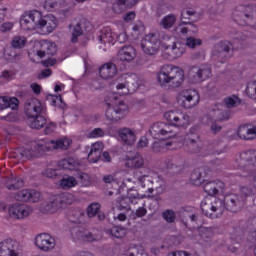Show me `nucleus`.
Instances as JSON below:
<instances>
[{
	"instance_id": "nucleus-1",
	"label": "nucleus",
	"mask_w": 256,
	"mask_h": 256,
	"mask_svg": "<svg viewBox=\"0 0 256 256\" xmlns=\"http://www.w3.org/2000/svg\"><path fill=\"white\" fill-rule=\"evenodd\" d=\"M164 119L166 122L154 123L150 129L149 134L153 139H159V137H174L175 127L181 129V127H187L189 125V115L183 113L181 110H170L164 113Z\"/></svg>"
},
{
	"instance_id": "nucleus-2",
	"label": "nucleus",
	"mask_w": 256,
	"mask_h": 256,
	"mask_svg": "<svg viewBox=\"0 0 256 256\" xmlns=\"http://www.w3.org/2000/svg\"><path fill=\"white\" fill-rule=\"evenodd\" d=\"M20 25L24 31H35L38 27L46 33H53V30L57 29V18L53 15L42 17L41 12L30 11L21 17Z\"/></svg>"
},
{
	"instance_id": "nucleus-3",
	"label": "nucleus",
	"mask_w": 256,
	"mask_h": 256,
	"mask_svg": "<svg viewBox=\"0 0 256 256\" xmlns=\"http://www.w3.org/2000/svg\"><path fill=\"white\" fill-rule=\"evenodd\" d=\"M158 83L162 87H181L183 81H185V73L179 67L173 65H164L157 73Z\"/></svg>"
},
{
	"instance_id": "nucleus-4",
	"label": "nucleus",
	"mask_w": 256,
	"mask_h": 256,
	"mask_svg": "<svg viewBox=\"0 0 256 256\" xmlns=\"http://www.w3.org/2000/svg\"><path fill=\"white\" fill-rule=\"evenodd\" d=\"M70 145L71 140L66 138L57 141L52 140L50 142L37 143L33 145L31 151L23 150L21 155L25 159H31V157H37V155H45L47 151H53V149H62L63 151H67Z\"/></svg>"
},
{
	"instance_id": "nucleus-5",
	"label": "nucleus",
	"mask_w": 256,
	"mask_h": 256,
	"mask_svg": "<svg viewBox=\"0 0 256 256\" xmlns=\"http://www.w3.org/2000/svg\"><path fill=\"white\" fill-rule=\"evenodd\" d=\"M238 169H240V177H252V181L256 183V150H245L236 160Z\"/></svg>"
},
{
	"instance_id": "nucleus-6",
	"label": "nucleus",
	"mask_w": 256,
	"mask_h": 256,
	"mask_svg": "<svg viewBox=\"0 0 256 256\" xmlns=\"http://www.w3.org/2000/svg\"><path fill=\"white\" fill-rule=\"evenodd\" d=\"M75 197L71 193H62L50 197L49 201L42 204L40 209L42 213H57L59 209H65L67 205H72Z\"/></svg>"
},
{
	"instance_id": "nucleus-7",
	"label": "nucleus",
	"mask_w": 256,
	"mask_h": 256,
	"mask_svg": "<svg viewBox=\"0 0 256 256\" xmlns=\"http://www.w3.org/2000/svg\"><path fill=\"white\" fill-rule=\"evenodd\" d=\"M109 99H111L110 102L107 99L105 100L106 105L109 107L106 110V118L112 123H117V121H121L125 117L127 111H129V106L123 100H118L117 96H109Z\"/></svg>"
},
{
	"instance_id": "nucleus-8",
	"label": "nucleus",
	"mask_w": 256,
	"mask_h": 256,
	"mask_svg": "<svg viewBox=\"0 0 256 256\" xmlns=\"http://www.w3.org/2000/svg\"><path fill=\"white\" fill-rule=\"evenodd\" d=\"M234 21L238 25H256V6L253 5H239L234 10Z\"/></svg>"
},
{
	"instance_id": "nucleus-9",
	"label": "nucleus",
	"mask_w": 256,
	"mask_h": 256,
	"mask_svg": "<svg viewBox=\"0 0 256 256\" xmlns=\"http://www.w3.org/2000/svg\"><path fill=\"white\" fill-rule=\"evenodd\" d=\"M0 256H23V246L13 239L0 242Z\"/></svg>"
},
{
	"instance_id": "nucleus-10",
	"label": "nucleus",
	"mask_w": 256,
	"mask_h": 256,
	"mask_svg": "<svg viewBox=\"0 0 256 256\" xmlns=\"http://www.w3.org/2000/svg\"><path fill=\"white\" fill-rule=\"evenodd\" d=\"M178 104L184 109H193L199 104L200 96L197 90H185L178 97Z\"/></svg>"
},
{
	"instance_id": "nucleus-11",
	"label": "nucleus",
	"mask_w": 256,
	"mask_h": 256,
	"mask_svg": "<svg viewBox=\"0 0 256 256\" xmlns=\"http://www.w3.org/2000/svg\"><path fill=\"white\" fill-rule=\"evenodd\" d=\"M211 77V68L191 66L188 71V79L190 83H203L206 79Z\"/></svg>"
},
{
	"instance_id": "nucleus-12",
	"label": "nucleus",
	"mask_w": 256,
	"mask_h": 256,
	"mask_svg": "<svg viewBox=\"0 0 256 256\" xmlns=\"http://www.w3.org/2000/svg\"><path fill=\"white\" fill-rule=\"evenodd\" d=\"M231 49H233L231 42H219L212 51V57L215 60L223 62L231 57Z\"/></svg>"
},
{
	"instance_id": "nucleus-13",
	"label": "nucleus",
	"mask_w": 256,
	"mask_h": 256,
	"mask_svg": "<svg viewBox=\"0 0 256 256\" xmlns=\"http://www.w3.org/2000/svg\"><path fill=\"white\" fill-rule=\"evenodd\" d=\"M141 49L146 55H156L159 51V40L157 34L150 33L141 42Z\"/></svg>"
},
{
	"instance_id": "nucleus-14",
	"label": "nucleus",
	"mask_w": 256,
	"mask_h": 256,
	"mask_svg": "<svg viewBox=\"0 0 256 256\" xmlns=\"http://www.w3.org/2000/svg\"><path fill=\"white\" fill-rule=\"evenodd\" d=\"M35 245L38 249L45 251L46 253L53 251L56 245L55 238H53L49 233L38 234L35 238Z\"/></svg>"
},
{
	"instance_id": "nucleus-15",
	"label": "nucleus",
	"mask_w": 256,
	"mask_h": 256,
	"mask_svg": "<svg viewBox=\"0 0 256 256\" xmlns=\"http://www.w3.org/2000/svg\"><path fill=\"white\" fill-rule=\"evenodd\" d=\"M224 207L227 211H231L232 213H237L240 209H243L245 205V200L242 196L237 194H229L224 197Z\"/></svg>"
},
{
	"instance_id": "nucleus-16",
	"label": "nucleus",
	"mask_w": 256,
	"mask_h": 256,
	"mask_svg": "<svg viewBox=\"0 0 256 256\" xmlns=\"http://www.w3.org/2000/svg\"><path fill=\"white\" fill-rule=\"evenodd\" d=\"M33 213V208L26 204L16 203L9 208V215L12 219H27Z\"/></svg>"
},
{
	"instance_id": "nucleus-17",
	"label": "nucleus",
	"mask_w": 256,
	"mask_h": 256,
	"mask_svg": "<svg viewBox=\"0 0 256 256\" xmlns=\"http://www.w3.org/2000/svg\"><path fill=\"white\" fill-rule=\"evenodd\" d=\"M15 199L16 201L38 203V201H41V192L33 189H25L17 192L15 194Z\"/></svg>"
},
{
	"instance_id": "nucleus-18",
	"label": "nucleus",
	"mask_w": 256,
	"mask_h": 256,
	"mask_svg": "<svg viewBox=\"0 0 256 256\" xmlns=\"http://www.w3.org/2000/svg\"><path fill=\"white\" fill-rule=\"evenodd\" d=\"M24 111L29 119L37 117L43 113V104L38 99L27 100L24 105Z\"/></svg>"
},
{
	"instance_id": "nucleus-19",
	"label": "nucleus",
	"mask_w": 256,
	"mask_h": 256,
	"mask_svg": "<svg viewBox=\"0 0 256 256\" xmlns=\"http://www.w3.org/2000/svg\"><path fill=\"white\" fill-rule=\"evenodd\" d=\"M57 53V44L55 42H49L47 40L42 41L41 48L36 52V55L43 59V57H53Z\"/></svg>"
},
{
	"instance_id": "nucleus-20",
	"label": "nucleus",
	"mask_w": 256,
	"mask_h": 256,
	"mask_svg": "<svg viewBox=\"0 0 256 256\" xmlns=\"http://www.w3.org/2000/svg\"><path fill=\"white\" fill-rule=\"evenodd\" d=\"M209 173V168L202 166L193 170L190 176V181L192 185L199 187L202 183L205 182V177Z\"/></svg>"
},
{
	"instance_id": "nucleus-21",
	"label": "nucleus",
	"mask_w": 256,
	"mask_h": 256,
	"mask_svg": "<svg viewBox=\"0 0 256 256\" xmlns=\"http://www.w3.org/2000/svg\"><path fill=\"white\" fill-rule=\"evenodd\" d=\"M186 147L188 153L192 154L203 153L204 151L203 142L199 136L189 137L186 140Z\"/></svg>"
},
{
	"instance_id": "nucleus-22",
	"label": "nucleus",
	"mask_w": 256,
	"mask_h": 256,
	"mask_svg": "<svg viewBox=\"0 0 256 256\" xmlns=\"http://www.w3.org/2000/svg\"><path fill=\"white\" fill-rule=\"evenodd\" d=\"M203 189L207 195H210V197H215V195L219 194V191L223 193V189H225V183L221 181H210L204 184Z\"/></svg>"
},
{
	"instance_id": "nucleus-23",
	"label": "nucleus",
	"mask_w": 256,
	"mask_h": 256,
	"mask_svg": "<svg viewBox=\"0 0 256 256\" xmlns=\"http://www.w3.org/2000/svg\"><path fill=\"white\" fill-rule=\"evenodd\" d=\"M135 57H137V52L131 45L123 46L118 51V59H120V61H126L127 63H131V61H133Z\"/></svg>"
},
{
	"instance_id": "nucleus-24",
	"label": "nucleus",
	"mask_w": 256,
	"mask_h": 256,
	"mask_svg": "<svg viewBox=\"0 0 256 256\" xmlns=\"http://www.w3.org/2000/svg\"><path fill=\"white\" fill-rule=\"evenodd\" d=\"M99 75L102 79H113L117 75V65L114 63H106L99 69Z\"/></svg>"
},
{
	"instance_id": "nucleus-25",
	"label": "nucleus",
	"mask_w": 256,
	"mask_h": 256,
	"mask_svg": "<svg viewBox=\"0 0 256 256\" xmlns=\"http://www.w3.org/2000/svg\"><path fill=\"white\" fill-rule=\"evenodd\" d=\"M200 17H201V15L197 11H195L191 8H188V9L182 10L181 16H180V21L182 24H187V23H189V21L191 23H196V21L198 19H200Z\"/></svg>"
},
{
	"instance_id": "nucleus-26",
	"label": "nucleus",
	"mask_w": 256,
	"mask_h": 256,
	"mask_svg": "<svg viewBox=\"0 0 256 256\" xmlns=\"http://www.w3.org/2000/svg\"><path fill=\"white\" fill-rule=\"evenodd\" d=\"M164 49L169 50L170 55L173 57V59H178V57H181L183 53H185V48L181 43L170 40V44H164Z\"/></svg>"
},
{
	"instance_id": "nucleus-27",
	"label": "nucleus",
	"mask_w": 256,
	"mask_h": 256,
	"mask_svg": "<svg viewBox=\"0 0 256 256\" xmlns=\"http://www.w3.org/2000/svg\"><path fill=\"white\" fill-rule=\"evenodd\" d=\"M118 135L126 145H133L136 141L135 132L130 128H121L118 131Z\"/></svg>"
},
{
	"instance_id": "nucleus-28",
	"label": "nucleus",
	"mask_w": 256,
	"mask_h": 256,
	"mask_svg": "<svg viewBox=\"0 0 256 256\" xmlns=\"http://www.w3.org/2000/svg\"><path fill=\"white\" fill-rule=\"evenodd\" d=\"M5 185L9 191H17V189H21L25 185V182L17 176H11L6 179Z\"/></svg>"
},
{
	"instance_id": "nucleus-29",
	"label": "nucleus",
	"mask_w": 256,
	"mask_h": 256,
	"mask_svg": "<svg viewBox=\"0 0 256 256\" xmlns=\"http://www.w3.org/2000/svg\"><path fill=\"white\" fill-rule=\"evenodd\" d=\"M237 135L240 139H244L246 141L255 139V132L253 131V128H249V125L240 126Z\"/></svg>"
},
{
	"instance_id": "nucleus-30",
	"label": "nucleus",
	"mask_w": 256,
	"mask_h": 256,
	"mask_svg": "<svg viewBox=\"0 0 256 256\" xmlns=\"http://www.w3.org/2000/svg\"><path fill=\"white\" fill-rule=\"evenodd\" d=\"M69 29L71 31V43H77L79 41V37L83 35V24L78 22L76 25H69Z\"/></svg>"
},
{
	"instance_id": "nucleus-31",
	"label": "nucleus",
	"mask_w": 256,
	"mask_h": 256,
	"mask_svg": "<svg viewBox=\"0 0 256 256\" xmlns=\"http://www.w3.org/2000/svg\"><path fill=\"white\" fill-rule=\"evenodd\" d=\"M145 165V160L140 154H136L134 157L129 158L126 162V166L131 169H141Z\"/></svg>"
},
{
	"instance_id": "nucleus-32",
	"label": "nucleus",
	"mask_w": 256,
	"mask_h": 256,
	"mask_svg": "<svg viewBox=\"0 0 256 256\" xmlns=\"http://www.w3.org/2000/svg\"><path fill=\"white\" fill-rule=\"evenodd\" d=\"M155 179V177L151 176V175H143L140 176L138 178V181L141 185V187H143L144 189H147V191L149 193H153V180Z\"/></svg>"
},
{
	"instance_id": "nucleus-33",
	"label": "nucleus",
	"mask_w": 256,
	"mask_h": 256,
	"mask_svg": "<svg viewBox=\"0 0 256 256\" xmlns=\"http://www.w3.org/2000/svg\"><path fill=\"white\" fill-rule=\"evenodd\" d=\"M103 239V234L98 229H94L92 231L86 230V235L84 236V240L87 243H94L95 241H101Z\"/></svg>"
},
{
	"instance_id": "nucleus-34",
	"label": "nucleus",
	"mask_w": 256,
	"mask_h": 256,
	"mask_svg": "<svg viewBox=\"0 0 256 256\" xmlns=\"http://www.w3.org/2000/svg\"><path fill=\"white\" fill-rule=\"evenodd\" d=\"M219 208L217 206H213V204L209 202H202L201 203V210L206 215V217H210V219H215L217 217L215 213Z\"/></svg>"
},
{
	"instance_id": "nucleus-35",
	"label": "nucleus",
	"mask_w": 256,
	"mask_h": 256,
	"mask_svg": "<svg viewBox=\"0 0 256 256\" xmlns=\"http://www.w3.org/2000/svg\"><path fill=\"white\" fill-rule=\"evenodd\" d=\"M172 143L167 140H159L152 144V151L154 153H165L167 147H171Z\"/></svg>"
},
{
	"instance_id": "nucleus-36",
	"label": "nucleus",
	"mask_w": 256,
	"mask_h": 256,
	"mask_svg": "<svg viewBox=\"0 0 256 256\" xmlns=\"http://www.w3.org/2000/svg\"><path fill=\"white\" fill-rule=\"evenodd\" d=\"M177 21V16L175 14H169L162 18L159 25L162 27V29H171L173 25H175Z\"/></svg>"
},
{
	"instance_id": "nucleus-37",
	"label": "nucleus",
	"mask_w": 256,
	"mask_h": 256,
	"mask_svg": "<svg viewBox=\"0 0 256 256\" xmlns=\"http://www.w3.org/2000/svg\"><path fill=\"white\" fill-rule=\"evenodd\" d=\"M166 167L172 175H179V173L183 172V165L177 164L174 160H166Z\"/></svg>"
},
{
	"instance_id": "nucleus-38",
	"label": "nucleus",
	"mask_w": 256,
	"mask_h": 256,
	"mask_svg": "<svg viewBox=\"0 0 256 256\" xmlns=\"http://www.w3.org/2000/svg\"><path fill=\"white\" fill-rule=\"evenodd\" d=\"M87 230L83 226H74L71 228V235L78 241H84Z\"/></svg>"
},
{
	"instance_id": "nucleus-39",
	"label": "nucleus",
	"mask_w": 256,
	"mask_h": 256,
	"mask_svg": "<svg viewBox=\"0 0 256 256\" xmlns=\"http://www.w3.org/2000/svg\"><path fill=\"white\" fill-rule=\"evenodd\" d=\"M150 189L156 191L157 195H161V193L165 191V181L158 176H155Z\"/></svg>"
},
{
	"instance_id": "nucleus-40",
	"label": "nucleus",
	"mask_w": 256,
	"mask_h": 256,
	"mask_svg": "<svg viewBox=\"0 0 256 256\" xmlns=\"http://www.w3.org/2000/svg\"><path fill=\"white\" fill-rule=\"evenodd\" d=\"M33 121L30 124L32 129H43L47 124V120L43 117V115L38 114L37 116L32 117Z\"/></svg>"
},
{
	"instance_id": "nucleus-41",
	"label": "nucleus",
	"mask_w": 256,
	"mask_h": 256,
	"mask_svg": "<svg viewBox=\"0 0 256 256\" xmlns=\"http://www.w3.org/2000/svg\"><path fill=\"white\" fill-rule=\"evenodd\" d=\"M216 123H223V121H229L231 119V112L229 110H213Z\"/></svg>"
},
{
	"instance_id": "nucleus-42",
	"label": "nucleus",
	"mask_w": 256,
	"mask_h": 256,
	"mask_svg": "<svg viewBox=\"0 0 256 256\" xmlns=\"http://www.w3.org/2000/svg\"><path fill=\"white\" fill-rule=\"evenodd\" d=\"M78 165L79 164L77 163V161H75V159L73 158L63 159L59 162V166L62 167V169H66L69 171L77 169Z\"/></svg>"
},
{
	"instance_id": "nucleus-43",
	"label": "nucleus",
	"mask_w": 256,
	"mask_h": 256,
	"mask_svg": "<svg viewBox=\"0 0 256 256\" xmlns=\"http://www.w3.org/2000/svg\"><path fill=\"white\" fill-rule=\"evenodd\" d=\"M223 103L227 109H233V108L239 107V105H241V99H239V97L233 95L230 97H226L223 100Z\"/></svg>"
},
{
	"instance_id": "nucleus-44",
	"label": "nucleus",
	"mask_w": 256,
	"mask_h": 256,
	"mask_svg": "<svg viewBox=\"0 0 256 256\" xmlns=\"http://www.w3.org/2000/svg\"><path fill=\"white\" fill-rule=\"evenodd\" d=\"M48 101H50L53 107H59V109H65V102H63V98L61 95H48Z\"/></svg>"
},
{
	"instance_id": "nucleus-45",
	"label": "nucleus",
	"mask_w": 256,
	"mask_h": 256,
	"mask_svg": "<svg viewBox=\"0 0 256 256\" xmlns=\"http://www.w3.org/2000/svg\"><path fill=\"white\" fill-rule=\"evenodd\" d=\"M26 44L27 38L23 36H15L11 41L13 49H23V47H25Z\"/></svg>"
},
{
	"instance_id": "nucleus-46",
	"label": "nucleus",
	"mask_w": 256,
	"mask_h": 256,
	"mask_svg": "<svg viewBox=\"0 0 256 256\" xmlns=\"http://www.w3.org/2000/svg\"><path fill=\"white\" fill-rule=\"evenodd\" d=\"M181 217L185 227H187V222H185L187 219H190L192 223H197V221H199V214L189 213L187 211H183Z\"/></svg>"
},
{
	"instance_id": "nucleus-47",
	"label": "nucleus",
	"mask_w": 256,
	"mask_h": 256,
	"mask_svg": "<svg viewBox=\"0 0 256 256\" xmlns=\"http://www.w3.org/2000/svg\"><path fill=\"white\" fill-rule=\"evenodd\" d=\"M62 189H71V187H75L77 185V180L75 177H68V178H63L60 183Z\"/></svg>"
},
{
	"instance_id": "nucleus-48",
	"label": "nucleus",
	"mask_w": 256,
	"mask_h": 256,
	"mask_svg": "<svg viewBox=\"0 0 256 256\" xmlns=\"http://www.w3.org/2000/svg\"><path fill=\"white\" fill-rule=\"evenodd\" d=\"M101 211V205L97 202L90 204L87 208V215L90 218L95 217Z\"/></svg>"
},
{
	"instance_id": "nucleus-49",
	"label": "nucleus",
	"mask_w": 256,
	"mask_h": 256,
	"mask_svg": "<svg viewBox=\"0 0 256 256\" xmlns=\"http://www.w3.org/2000/svg\"><path fill=\"white\" fill-rule=\"evenodd\" d=\"M108 235L116 237V239H123L125 236V229L119 227H113L112 229L107 230Z\"/></svg>"
},
{
	"instance_id": "nucleus-50",
	"label": "nucleus",
	"mask_w": 256,
	"mask_h": 256,
	"mask_svg": "<svg viewBox=\"0 0 256 256\" xmlns=\"http://www.w3.org/2000/svg\"><path fill=\"white\" fill-rule=\"evenodd\" d=\"M163 219L167 221V223H175V219H177L175 215V211L173 210H166L163 212Z\"/></svg>"
},
{
	"instance_id": "nucleus-51",
	"label": "nucleus",
	"mask_w": 256,
	"mask_h": 256,
	"mask_svg": "<svg viewBox=\"0 0 256 256\" xmlns=\"http://www.w3.org/2000/svg\"><path fill=\"white\" fill-rule=\"evenodd\" d=\"M137 3V0H116L114 7H128L131 8Z\"/></svg>"
},
{
	"instance_id": "nucleus-52",
	"label": "nucleus",
	"mask_w": 256,
	"mask_h": 256,
	"mask_svg": "<svg viewBox=\"0 0 256 256\" xmlns=\"http://www.w3.org/2000/svg\"><path fill=\"white\" fill-rule=\"evenodd\" d=\"M199 45H201V39L195 37H188L186 39V46L190 49H195V47H199Z\"/></svg>"
},
{
	"instance_id": "nucleus-53",
	"label": "nucleus",
	"mask_w": 256,
	"mask_h": 256,
	"mask_svg": "<svg viewBox=\"0 0 256 256\" xmlns=\"http://www.w3.org/2000/svg\"><path fill=\"white\" fill-rule=\"evenodd\" d=\"M101 159V152L90 150L88 154V161L89 163H97Z\"/></svg>"
},
{
	"instance_id": "nucleus-54",
	"label": "nucleus",
	"mask_w": 256,
	"mask_h": 256,
	"mask_svg": "<svg viewBox=\"0 0 256 256\" xmlns=\"http://www.w3.org/2000/svg\"><path fill=\"white\" fill-rule=\"evenodd\" d=\"M250 38H251V34L247 31L237 32L234 36L235 41H249Z\"/></svg>"
},
{
	"instance_id": "nucleus-55",
	"label": "nucleus",
	"mask_w": 256,
	"mask_h": 256,
	"mask_svg": "<svg viewBox=\"0 0 256 256\" xmlns=\"http://www.w3.org/2000/svg\"><path fill=\"white\" fill-rule=\"evenodd\" d=\"M105 135V131L101 128H95L90 133H88V139H95L97 137H103Z\"/></svg>"
},
{
	"instance_id": "nucleus-56",
	"label": "nucleus",
	"mask_w": 256,
	"mask_h": 256,
	"mask_svg": "<svg viewBox=\"0 0 256 256\" xmlns=\"http://www.w3.org/2000/svg\"><path fill=\"white\" fill-rule=\"evenodd\" d=\"M240 197L243 199V197H252L254 195L253 189L249 188L248 186H241L240 187Z\"/></svg>"
},
{
	"instance_id": "nucleus-57",
	"label": "nucleus",
	"mask_w": 256,
	"mask_h": 256,
	"mask_svg": "<svg viewBox=\"0 0 256 256\" xmlns=\"http://www.w3.org/2000/svg\"><path fill=\"white\" fill-rule=\"evenodd\" d=\"M246 94L248 95V97H250V99H256V86H255V82L252 84H249L246 88Z\"/></svg>"
},
{
	"instance_id": "nucleus-58",
	"label": "nucleus",
	"mask_w": 256,
	"mask_h": 256,
	"mask_svg": "<svg viewBox=\"0 0 256 256\" xmlns=\"http://www.w3.org/2000/svg\"><path fill=\"white\" fill-rule=\"evenodd\" d=\"M203 120L205 121V123H207V125H213V123H217V120H216L215 114H214V110L210 111L209 114H206L204 116Z\"/></svg>"
},
{
	"instance_id": "nucleus-59",
	"label": "nucleus",
	"mask_w": 256,
	"mask_h": 256,
	"mask_svg": "<svg viewBox=\"0 0 256 256\" xmlns=\"http://www.w3.org/2000/svg\"><path fill=\"white\" fill-rule=\"evenodd\" d=\"M131 197H133V196H129V198L122 199L120 201V204L118 206L119 211H125V209L127 211H129L130 208H129V204L127 203V201H131Z\"/></svg>"
},
{
	"instance_id": "nucleus-60",
	"label": "nucleus",
	"mask_w": 256,
	"mask_h": 256,
	"mask_svg": "<svg viewBox=\"0 0 256 256\" xmlns=\"http://www.w3.org/2000/svg\"><path fill=\"white\" fill-rule=\"evenodd\" d=\"M19 107V100L17 98L8 97V109H17Z\"/></svg>"
},
{
	"instance_id": "nucleus-61",
	"label": "nucleus",
	"mask_w": 256,
	"mask_h": 256,
	"mask_svg": "<svg viewBox=\"0 0 256 256\" xmlns=\"http://www.w3.org/2000/svg\"><path fill=\"white\" fill-rule=\"evenodd\" d=\"M12 29H13V23L11 22H5L0 26V31H2V33H7Z\"/></svg>"
},
{
	"instance_id": "nucleus-62",
	"label": "nucleus",
	"mask_w": 256,
	"mask_h": 256,
	"mask_svg": "<svg viewBox=\"0 0 256 256\" xmlns=\"http://www.w3.org/2000/svg\"><path fill=\"white\" fill-rule=\"evenodd\" d=\"M44 175H46L49 179H55V177H57V170L53 168H47L44 172Z\"/></svg>"
},
{
	"instance_id": "nucleus-63",
	"label": "nucleus",
	"mask_w": 256,
	"mask_h": 256,
	"mask_svg": "<svg viewBox=\"0 0 256 256\" xmlns=\"http://www.w3.org/2000/svg\"><path fill=\"white\" fill-rule=\"evenodd\" d=\"M79 179L84 187H87V185H89V175L80 174Z\"/></svg>"
},
{
	"instance_id": "nucleus-64",
	"label": "nucleus",
	"mask_w": 256,
	"mask_h": 256,
	"mask_svg": "<svg viewBox=\"0 0 256 256\" xmlns=\"http://www.w3.org/2000/svg\"><path fill=\"white\" fill-rule=\"evenodd\" d=\"M168 256H191V253L187 251H175L171 252Z\"/></svg>"
}]
</instances>
